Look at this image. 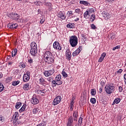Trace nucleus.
I'll return each mask as SVG.
<instances>
[{"mask_svg": "<svg viewBox=\"0 0 126 126\" xmlns=\"http://www.w3.org/2000/svg\"><path fill=\"white\" fill-rule=\"evenodd\" d=\"M78 20H79V18H76V19H75L74 20V21L75 22H77V21H78Z\"/></svg>", "mask_w": 126, "mask_h": 126, "instance_id": "nucleus-63", "label": "nucleus"}, {"mask_svg": "<svg viewBox=\"0 0 126 126\" xmlns=\"http://www.w3.org/2000/svg\"><path fill=\"white\" fill-rule=\"evenodd\" d=\"M124 79H125L124 82H125V83L126 85V74H124Z\"/></svg>", "mask_w": 126, "mask_h": 126, "instance_id": "nucleus-56", "label": "nucleus"}, {"mask_svg": "<svg viewBox=\"0 0 126 126\" xmlns=\"http://www.w3.org/2000/svg\"><path fill=\"white\" fill-rule=\"evenodd\" d=\"M18 117H19V114H18V112H16L13 116V119H14V120H18Z\"/></svg>", "mask_w": 126, "mask_h": 126, "instance_id": "nucleus-25", "label": "nucleus"}, {"mask_svg": "<svg viewBox=\"0 0 126 126\" xmlns=\"http://www.w3.org/2000/svg\"><path fill=\"white\" fill-rule=\"evenodd\" d=\"M58 17L59 18H61V19H62V20H64L65 19V13L64 12L60 11L58 15Z\"/></svg>", "mask_w": 126, "mask_h": 126, "instance_id": "nucleus-9", "label": "nucleus"}, {"mask_svg": "<svg viewBox=\"0 0 126 126\" xmlns=\"http://www.w3.org/2000/svg\"><path fill=\"white\" fill-rule=\"evenodd\" d=\"M52 84L54 86V87H56V86H57V80H53V81L52 82Z\"/></svg>", "mask_w": 126, "mask_h": 126, "instance_id": "nucleus-34", "label": "nucleus"}, {"mask_svg": "<svg viewBox=\"0 0 126 126\" xmlns=\"http://www.w3.org/2000/svg\"><path fill=\"white\" fill-rule=\"evenodd\" d=\"M39 84H41V85H44V84L45 85L47 84V81H46L45 80V79H44V78H43L42 77L39 78Z\"/></svg>", "mask_w": 126, "mask_h": 126, "instance_id": "nucleus-18", "label": "nucleus"}, {"mask_svg": "<svg viewBox=\"0 0 126 126\" xmlns=\"http://www.w3.org/2000/svg\"><path fill=\"white\" fill-rule=\"evenodd\" d=\"M53 48L55 50H58V51H61L62 50V46H61V44L58 41H55L53 43Z\"/></svg>", "mask_w": 126, "mask_h": 126, "instance_id": "nucleus-8", "label": "nucleus"}, {"mask_svg": "<svg viewBox=\"0 0 126 126\" xmlns=\"http://www.w3.org/2000/svg\"><path fill=\"white\" fill-rule=\"evenodd\" d=\"M95 15H91V19L92 20V21H94V20H95Z\"/></svg>", "mask_w": 126, "mask_h": 126, "instance_id": "nucleus-50", "label": "nucleus"}, {"mask_svg": "<svg viewBox=\"0 0 126 126\" xmlns=\"http://www.w3.org/2000/svg\"><path fill=\"white\" fill-rule=\"evenodd\" d=\"M74 101V99H73V98L70 102V107H74V106H73V104H74V102H73Z\"/></svg>", "mask_w": 126, "mask_h": 126, "instance_id": "nucleus-41", "label": "nucleus"}, {"mask_svg": "<svg viewBox=\"0 0 126 126\" xmlns=\"http://www.w3.org/2000/svg\"><path fill=\"white\" fill-rule=\"evenodd\" d=\"M78 116V112L77 111H75L73 113V117H74L73 121H77V117Z\"/></svg>", "mask_w": 126, "mask_h": 126, "instance_id": "nucleus-19", "label": "nucleus"}, {"mask_svg": "<svg viewBox=\"0 0 126 126\" xmlns=\"http://www.w3.org/2000/svg\"><path fill=\"white\" fill-rule=\"evenodd\" d=\"M66 15L68 17H70V16L73 15V12L72 11H67Z\"/></svg>", "mask_w": 126, "mask_h": 126, "instance_id": "nucleus-26", "label": "nucleus"}, {"mask_svg": "<svg viewBox=\"0 0 126 126\" xmlns=\"http://www.w3.org/2000/svg\"><path fill=\"white\" fill-rule=\"evenodd\" d=\"M103 16L104 17H105L106 18H108V19L110 18V15H109V13H105L104 14Z\"/></svg>", "mask_w": 126, "mask_h": 126, "instance_id": "nucleus-39", "label": "nucleus"}, {"mask_svg": "<svg viewBox=\"0 0 126 126\" xmlns=\"http://www.w3.org/2000/svg\"><path fill=\"white\" fill-rule=\"evenodd\" d=\"M80 4H84V5H86L87 6H89L90 5V3L88 2V1L85 0H80Z\"/></svg>", "mask_w": 126, "mask_h": 126, "instance_id": "nucleus-20", "label": "nucleus"}, {"mask_svg": "<svg viewBox=\"0 0 126 126\" xmlns=\"http://www.w3.org/2000/svg\"><path fill=\"white\" fill-rule=\"evenodd\" d=\"M119 92H122V91H123V87H122L121 86H120L119 87Z\"/></svg>", "mask_w": 126, "mask_h": 126, "instance_id": "nucleus-55", "label": "nucleus"}, {"mask_svg": "<svg viewBox=\"0 0 126 126\" xmlns=\"http://www.w3.org/2000/svg\"><path fill=\"white\" fill-rule=\"evenodd\" d=\"M106 53H103L99 59H98L99 63H102V61H104V59H105V57H106Z\"/></svg>", "mask_w": 126, "mask_h": 126, "instance_id": "nucleus-16", "label": "nucleus"}, {"mask_svg": "<svg viewBox=\"0 0 126 126\" xmlns=\"http://www.w3.org/2000/svg\"><path fill=\"white\" fill-rule=\"evenodd\" d=\"M14 63V61H10L8 62V65H12L13 63Z\"/></svg>", "mask_w": 126, "mask_h": 126, "instance_id": "nucleus-49", "label": "nucleus"}, {"mask_svg": "<svg viewBox=\"0 0 126 126\" xmlns=\"http://www.w3.org/2000/svg\"><path fill=\"white\" fill-rule=\"evenodd\" d=\"M31 49L30 50V54L33 57H35L38 53V48L37 47V43L35 42H32L31 43Z\"/></svg>", "mask_w": 126, "mask_h": 126, "instance_id": "nucleus-1", "label": "nucleus"}, {"mask_svg": "<svg viewBox=\"0 0 126 126\" xmlns=\"http://www.w3.org/2000/svg\"><path fill=\"white\" fill-rule=\"evenodd\" d=\"M123 72V69H119L117 71L115 72V74H121Z\"/></svg>", "mask_w": 126, "mask_h": 126, "instance_id": "nucleus-35", "label": "nucleus"}, {"mask_svg": "<svg viewBox=\"0 0 126 126\" xmlns=\"http://www.w3.org/2000/svg\"><path fill=\"white\" fill-rule=\"evenodd\" d=\"M55 73V69H52L47 71H45L44 72V75L46 77H49V76H51L53 75Z\"/></svg>", "mask_w": 126, "mask_h": 126, "instance_id": "nucleus-6", "label": "nucleus"}, {"mask_svg": "<svg viewBox=\"0 0 126 126\" xmlns=\"http://www.w3.org/2000/svg\"><path fill=\"white\" fill-rule=\"evenodd\" d=\"M20 83V81H14L12 82V85H13V86H16V85H18Z\"/></svg>", "mask_w": 126, "mask_h": 126, "instance_id": "nucleus-29", "label": "nucleus"}, {"mask_svg": "<svg viewBox=\"0 0 126 126\" xmlns=\"http://www.w3.org/2000/svg\"><path fill=\"white\" fill-rule=\"evenodd\" d=\"M36 93H37V94H42V90H38L36 91Z\"/></svg>", "mask_w": 126, "mask_h": 126, "instance_id": "nucleus-53", "label": "nucleus"}, {"mask_svg": "<svg viewBox=\"0 0 126 126\" xmlns=\"http://www.w3.org/2000/svg\"><path fill=\"white\" fill-rule=\"evenodd\" d=\"M115 85L113 83H110L106 85L104 90L107 94H112L115 91Z\"/></svg>", "mask_w": 126, "mask_h": 126, "instance_id": "nucleus-2", "label": "nucleus"}, {"mask_svg": "<svg viewBox=\"0 0 126 126\" xmlns=\"http://www.w3.org/2000/svg\"><path fill=\"white\" fill-rule=\"evenodd\" d=\"M30 83H27L26 84L24 85L23 86V89L24 90H30V88H31V87H30Z\"/></svg>", "mask_w": 126, "mask_h": 126, "instance_id": "nucleus-17", "label": "nucleus"}, {"mask_svg": "<svg viewBox=\"0 0 126 126\" xmlns=\"http://www.w3.org/2000/svg\"><path fill=\"white\" fill-rule=\"evenodd\" d=\"M21 66H22V67L23 68H25V64H22V65H21Z\"/></svg>", "mask_w": 126, "mask_h": 126, "instance_id": "nucleus-64", "label": "nucleus"}, {"mask_svg": "<svg viewBox=\"0 0 126 126\" xmlns=\"http://www.w3.org/2000/svg\"><path fill=\"white\" fill-rule=\"evenodd\" d=\"M15 56H16V53H15V52H13V51H12V56L15 57Z\"/></svg>", "mask_w": 126, "mask_h": 126, "instance_id": "nucleus-58", "label": "nucleus"}, {"mask_svg": "<svg viewBox=\"0 0 126 126\" xmlns=\"http://www.w3.org/2000/svg\"><path fill=\"white\" fill-rule=\"evenodd\" d=\"M79 53L80 52L78 51V50H76L75 51H74L73 53L72 54L73 57H75V56H77V55H79Z\"/></svg>", "mask_w": 126, "mask_h": 126, "instance_id": "nucleus-33", "label": "nucleus"}, {"mask_svg": "<svg viewBox=\"0 0 126 126\" xmlns=\"http://www.w3.org/2000/svg\"><path fill=\"white\" fill-rule=\"evenodd\" d=\"M118 49H120V46L118 45L113 48V51H116V50H118Z\"/></svg>", "mask_w": 126, "mask_h": 126, "instance_id": "nucleus-48", "label": "nucleus"}, {"mask_svg": "<svg viewBox=\"0 0 126 126\" xmlns=\"http://www.w3.org/2000/svg\"><path fill=\"white\" fill-rule=\"evenodd\" d=\"M66 57L68 61H70L71 60V53L70 52H68L66 53Z\"/></svg>", "mask_w": 126, "mask_h": 126, "instance_id": "nucleus-22", "label": "nucleus"}, {"mask_svg": "<svg viewBox=\"0 0 126 126\" xmlns=\"http://www.w3.org/2000/svg\"><path fill=\"white\" fill-rule=\"evenodd\" d=\"M28 62L30 63H33V60H32V59H30L28 61Z\"/></svg>", "mask_w": 126, "mask_h": 126, "instance_id": "nucleus-60", "label": "nucleus"}, {"mask_svg": "<svg viewBox=\"0 0 126 126\" xmlns=\"http://www.w3.org/2000/svg\"><path fill=\"white\" fill-rule=\"evenodd\" d=\"M75 26V25H74V24H72L71 23H69L66 26L67 28H70V29L74 28Z\"/></svg>", "mask_w": 126, "mask_h": 126, "instance_id": "nucleus-28", "label": "nucleus"}, {"mask_svg": "<svg viewBox=\"0 0 126 126\" xmlns=\"http://www.w3.org/2000/svg\"><path fill=\"white\" fill-rule=\"evenodd\" d=\"M57 85L59 86L60 85H62V84L63 83V81L59 80H57Z\"/></svg>", "mask_w": 126, "mask_h": 126, "instance_id": "nucleus-40", "label": "nucleus"}, {"mask_svg": "<svg viewBox=\"0 0 126 126\" xmlns=\"http://www.w3.org/2000/svg\"><path fill=\"white\" fill-rule=\"evenodd\" d=\"M30 80V72L27 71V72L24 75L23 80L24 82H28Z\"/></svg>", "mask_w": 126, "mask_h": 126, "instance_id": "nucleus-5", "label": "nucleus"}, {"mask_svg": "<svg viewBox=\"0 0 126 126\" xmlns=\"http://www.w3.org/2000/svg\"><path fill=\"white\" fill-rule=\"evenodd\" d=\"M13 52L16 53V54H17V49L16 48H15L13 51Z\"/></svg>", "mask_w": 126, "mask_h": 126, "instance_id": "nucleus-57", "label": "nucleus"}, {"mask_svg": "<svg viewBox=\"0 0 126 126\" xmlns=\"http://www.w3.org/2000/svg\"><path fill=\"white\" fill-rule=\"evenodd\" d=\"M91 102L92 104H95V103H96V98H92L91 99Z\"/></svg>", "mask_w": 126, "mask_h": 126, "instance_id": "nucleus-37", "label": "nucleus"}, {"mask_svg": "<svg viewBox=\"0 0 126 126\" xmlns=\"http://www.w3.org/2000/svg\"><path fill=\"white\" fill-rule=\"evenodd\" d=\"M32 113L33 114H36V113H38V109L37 108H34L32 110Z\"/></svg>", "mask_w": 126, "mask_h": 126, "instance_id": "nucleus-43", "label": "nucleus"}, {"mask_svg": "<svg viewBox=\"0 0 126 126\" xmlns=\"http://www.w3.org/2000/svg\"><path fill=\"white\" fill-rule=\"evenodd\" d=\"M42 92H41V96H44L43 94H45V93H47V94H48V93H50V90L49 89L46 90V89H44L43 90H41Z\"/></svg>", "mask_w": 126, "mask_h": 126, "instance_id": "nucleus-24", "label": "nucleus"}, {"mask_svg": "<svg viewBox=\"0 0 126 126\" xmlns=\"http://www.w3.org/2000/svg\"><path fill=\"white\" fill-rule=\"evenodd\" d=\"M26 104H24L21 108L19 110L20 113H22L23 112H24V111H25V109H26Z\"/></svg>", "mask_w": 126, "mask_h": 126, "instance_id": "nucleus-27", "label": "nucleus"}, {"mask_svg": "<svg viewBox=\"0 0 126 126\" xmlns=\"http://www.w3.org/2000/svg\"><path fill=\"white\" fill-rule=\"evenodd\" d=\"M62 75L63 77H67V74L64 71H62Z\"/></svg>", "mask_w": 126, "mask_h": 126, "instance_id": "nucleus-38", "label": "nucleus"}, {"mask_svg": "<svg viewBox=\"0 0 126 126\" xmlns=\"http://www.w3.org/2000/svg\"><path fill=\"white\" fill-rule=\"evenodd\" d=\"M4 122V119L1 116H0V123H2Z\"/></svg>", "mask_w": 126, "mask_h": 126, "instance_id": "nucleus-46", "label": "nucleus"}, {"mask_svg": "<svg viewBox=\"0 0 126 126\" xmlns=\"http://www.w3.org/2000/svg\"><path fill=\"white\" fill-rule=\"evenodd\" d=\"M92 11H86L84 13V17L86 18V19H88L90 16V13H92Z\"/></svg>", "mask_w": 126, "mask_h": 126, "instance_id": "nucleus-14", "label": "nucleus"}, {"mask_svg": "<svg viewBox=\"0 0 126 126\" xmlns=\"http://www.w3.org/2000/svg\"><path fill=\"white\" fill-rule=\"evenodd\" d=\"M82 120H83V118L82 117H80L79 118L78 121V123L79 124V125H81V124H82Z\"/></svg>", "mask_w": 126, "mask_h": 126, "instance_id": "nucleus-47", "label": "nucleus"}, {"mask_svg": "<svg viewBox=\"0 0 126 126\" xmlns=\"http://www.w3.org/2000/svg\"><path fill=\"white\" fill-rule=\"evenodd\" d=\"M61 101H62V97L58 96L54 99L52 105H53V106H56L58 105V104H60V103H61Z\"/></svg>", "mask_w": 126, "mask_h": 126, "instance_id": "nucleus-7", "label": "nucleus"}, {"mask_svg": "<svg viewBox=\"0 0 126 126\" xmlns=\"http://www.w3.org/2000/svg\"><path fill=\"white\" fill-rule=\"evenodd\" d=\"M120 102H121V98H116L114 99L112 105H115V104H119V103H120Z\"/></svg>", "mask_w": 126, "mask_h": 126, "instance_id": "nucleus-23", "label": "nucleus"}, {"mask_svg": "<svg viewBox=\"0 0 126 126\" xmlns=\"http://www.w3.org/2000/svg\"><path fill=\"white\" fill-rule=\"evenodd\" d=\"M31 103L33 104V105H37V104L39 103V100H38L35 97H33L31 100Z\"/></svg>", "mask_w": 126, "mask_h": 126, "instance_id": "nucleus-13", "label": "nucleus"}, {"mask_svg": "<svg viewBox=\"0 0 126 126\" xmlns=\"http://www.w3.org/2000/svg\"><path fill=\"white\" fill-rule=\"evenodd\" d=\"M91 94L92 96H95L96 95V90L95 89H93L91 91Z\"/></svg>", "mask_w": 126, "mask_h": 126, "instance_id": "nucleus-30", "label": "nucleus"}, {"mask_svg": "<svg viewBox=\"0 0 126 126\" xmlns=\"http://www.w3.org/2000/svg\"><path fill=\"white\" fill-rule=\"evenodd\" d=\"M75 12L76 13H79L80 12H81V10H80V9H76Z\"/></svg>", "mask_w": 126, "mask_h": 126, "instance_id": "nucleus-52", "label": "nucleus"}, {"mask_svg": "<svg viewBox=\"0 0 126 126\" xmlns=\"http://www.w3.org/2000/svg\"><path fill=\"white\" fill-rule=\"evenodd\" d=\"M91 28H92V29H94V30L97 29L96 26H95V25H94V24H92L91 25Z\"/></svg>", "mask_w": 126, "mask_h": 126, "instance_id": "nucleus-44", "label": "nucleus"}, {"mask_svg": "<svg viewBox=\"0 0 126 126\" xmlns=\"http://www.w3.org/2000/svg\"><path fill=\"white\" fill-rule=\"evenodd\" d=\"M21 102H17L16 104L15 105V108L17 109V110H18L20 107H21Z\"/></svg>", "mask_w": 126, "mask_h": 126, "instance_id": "nucleus-31", "label": "nucleus"}, {"mask_svg": "<svg viewBox=\"0 0 126 126\" xmlns=\"http://www.w3.org/2000/svg\"><path fill=\"white\" fill-rule=\"evenodd\" d=\"M103 91V87H100L99 89V93H101Z\"/></svg>", "mask_w": 126, "mask_h": 126, "instance_id": "nucleus-61", "label": "nucleus"}, {"mask_svg": "<svg viewBox=\"0 0 126 126\" xmlns=\"http://www.w3.org/2000/svg\"><path fill=\"white\" fill-rule=\"evenodd\" d=\"M73 126V117L70 116L67 120L66 126Z\"/></svg>", "mask_w": 126, "mask_h": 126, "instance_id": "nucleus-10", "label": "nucleus"}, {"mask_svg": "<svg viewBox=\"0 0 126 126\" xmlns=\"http://www.w3.org/2000/svg\"><path fill=\"white\" fill-rule=\"evenodd\" d=\"M81 36L83 38H84V39H86V34L85 33H82L81 34Z\"/></svg>", "mask_w": 126, "mask_h": 126, "instance_id": "nucleus-54", "label": "nucleus"}, {"mask_svg": "<svg viewBox=\"0 0 126 126\" xmlns=\"http://www.w3.org/2000/svg\"><path fill=\"white\" fill-rule=\"evenodd\" d=\"M7 15L9 17V18H10L11 19H13V20H16L17 22H23V20L22 19H19L20 18V15H19L17 13H11L8 14Z\"/></svg>", "mask_w": 126, "mask_h": 126, "instance_id": "nucleus-3", "label": "nucleus"}, {"mask_svg": "<svg viewBox=\"0 0 126 126\" xmlns=\"http://www.w3.org/2000/svg\"><path fill=\"white\" fill-rule=\"evenodd\" d=\"M44 22H45V20H43V19H41L40 22V23H41V24H43V23H44Z\"/></svg>", "mask_w": 126, "mask_h": 126, "instance_id": "nucleus-59", "label": "nucleus"}, {"mask_svg": "<svg viewBox=\"0 0 126 126\" xmlns=\"http://www.w3.org/2000/svg\"><path fill=\"white\" fill-rule=\"evenodd\" d=\"M54 57V55L52 54V53L50 51H46L44 54V60L48 59L49 58H52Z\"/></svg>", "mask_w": 126, "mask_h": 126, "instance_id": "nucleus-12", "label": "nucleus"}, {"mask_svg": "<svg viewBox=\"0 0 126 126\" xmlns=\"http://www.w3.org/2000/svg\"><path fill=\"white\" fill-rule=\"evenodd\" d=\"M4 90V87H3V85L2 83H0V93L2 92Z\"/></svg>", "mask_w": 126, "mask_h": 126, "instance_id": "nucleus-32", "label": "nucleus"}, {"mask_svg": "<svg viewBox=\"0 0 126 126\" xmlns=\"http://www.w3.org/2000/svg\"><path fill=\"white\" fill-rule=\"evenodd\" d=\"M77 50L79 52V53H80V52H81V51H82V46H80L77 49Z\"/></svg>", "mask_w": 126, "mask_h": 126, "instance_id": "nucleus-51", "label": "nucleus"}, {"mask_svg": "<svg viewBox=\"0 0 126 126\" xmlns=\"http://www.w3.org/2000/svg\"><path fill=\"white\" fill-rule=\"evenodd\" d=\"M45 5H46V6H48L49 8L51 7L52 4L51 3L47 2L45 3Z\"/></svg>", "mask_w": 126, "mask_h": 126, "instance_id": "nucleus-42", "label": "nucleus"}, {"mask_svg": "<svg viewBox=\"0 0 126 126\" xmlns=\"http://www.w3.org/2000/svg\"><path fill=\"white\" fill-rule=\"evenodd\" d=\"M21 121H20L18 119H15L13 122V126H17L18 125H21Z\"/></svg>", "mask_w": 126, "mask_h": 126, "instance_id": "nucleus-21", "label": "nucleus"}, {"mask_svg": "<svg viewBox=\"0 0 126 126\" xmlns=\"http://www.w3.org/2000/svg\"><path fill=\"white\" fill-rule=\"evenodd\" d=\"M62 79V75H58L57 77H56V80H61Z\"/></svg>", "mask_w": 126, "mask_h": 126, "instance_id": "nucleus-36", "label": "nucleus"}, {"mask_svg": "<svg viewBox=\"0 0 126 126\" xmlns=\"http://www.w3.org/2000/svg\"><path fill=\"white\" fill-rule=\"evenodd\" d=\"M8 27H9L10 29H17L18 28V25L17 24H12L8 25Z\"/></svg>", "mask_w": 126, "mask_h": 126, "instance_id": "nucleus-15", "label": "nucleus"}, {"mask_svg": "<svg viewBox=\"0 0 126 126\" xmlns=\"http://www.w3.org/2000/svg\"><path fill=\"white\" fill-rule=\"evenodd\" d=\"M108 2H113V1H115V0H107Z\"/></svg>", "mask_w": 126, "mask_h": 126, "instance_id": "nucleus-62", "label": "nucleus"}, {"mask_svg": "<svg viewBox=\"0 0 126 126\" xmlns=\"http://www.w3.org/2000/svg\"><path fill=\"white\" fill-rule=\"evenodd\" d=\"M48 81H49V82H52L53 81V77H49L47 78Z\"/></svg>", "mask_w": 126, "mask_h": 126, "instance_id": "nucleus-45", "label": "nucleus"}, {"mask_svg": "<svg viewBox=\"0 0 126 126\" xmlns=\"http://www.w3.org/2000/svg\"><path fill=\"white\" fill-rule=\"evenodd\" d=\"M69 43L71 47H76V46H77V44L78 43V38H77V36L76 35H72L70 36L69 39Z\"/></svg>", "mask_w": 126, "mask_h": 126, "instance_id": "nucleus-4", "label": "nucleus"}, {"mask_svg": "<svg viewBox=\"0 0 126 126\" xmlns=\"http://www.w3.org/2000/svg\"><path fill=\"white\" fill-rule=\"evenodd\" d=\"M44 60L45 63H53L55 62V57L53 56Z\"/></svg>", "mask_w": 126, "mask_h": 126, "instance_id": "nucleus-11", "label": "nucleus"}]
</instances>
